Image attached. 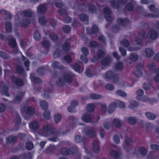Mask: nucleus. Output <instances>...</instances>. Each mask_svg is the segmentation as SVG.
Masks as SVG:
<instances>
[{
  "label": "nucleus",
  "mask_w": 159,
  "mask_h": 159,
  "mask_svg": "<svg viewBox=\"0 0 159 159\" xmlns=\"http://www.w3.org/2000/svg\"><path fill=\"white\" fill-rule=\"evenodd\" d=\"M139 152L141 155L144 156L146 154L147 151L144 148L141 147L139 149Z\"/></svg>",
  "instance_id": "8fccbe9b"
},
{
  "label": "nucleus",
  "mask_w": 159,
  "mask_h": 159,
  "mask_svg": "<svg viewBox=\"0 0 159 159\" xmlns=\"http://www.w3.org/2000/svg\"><path fill=\"white\" fill-rule=\"evenodd\" d=\"M61 153L63 155H67L68 154H73L75 153V152H72L66 148H63L61 149Z\"/></svg>",
  "instance_id": "5701e85b"
},
{
  "label": "nucleus",
  "mask_w": 159,
  "mask_h": 159,
  "mask_svg": "<svg viewBox=\"0 0 159 159\" xmlns=\"http://www.w3.org/2000/svg\"><path fill=\"white\" fill-rule=\"evenodd\" d=\"M23 96V94L22 93L19 94L15 98L14 100L15 102L16 103H19L22 99Z\"/></svg>",
  "instance_id": "a18cd8bd"
},
{
  "label": "nucleus",
  "mask_w": 159,
  "mask_h": 159,
  "mask_svg": "<svg viewBox=\"0 0 159 159\" xmlns=\"http://www.w3.org/2000/svg\"><path fill=\"white\" fill-rule=\"evenodd\" d=\"M116 93L117 95L122 97H125L127 96L126 93L124 91L121 90H117Z\"/></svg>",
  "instance_id": "ea45409f"
},
{
  "label": "nucleus",
  "mask_w": 159,
  "mask_h": 159,
  "mask_svg": "<svg viewBox=\"0 0 159 159\" xmlns=\"http://www.w3.org/2000/svg\"><path fill=\"white\" fill-rule=\"evenodd\" d=\"M145 52L147 56L148 57H152L153 54V52L152 50V49L150 48L146 49L145 51Z\"/></svg>",
  "instance_id": "4c0bfd02"
},
{
  "label": "nucleus",
  "mask_w": 159,
  "mask_h": 159,
  "mask_svg": "<svg viewBox=\"0 0 159 159\" xmlns=\"http://www.w3.org/2000/svg\"><path fill=\"white\" fill-rule=\"evenodd\" d=\"M46 4L40 5L38 8V12L39 13H43L46 11Z\"/></svg>",
  "instance_id": "393cba45"
},
{
  "label": "nucleus",
  "mask_w": 159,
  "mask_h": 159,
  "mask_svg": "<svg viewBox=\"0 0 159 159\" xmlns=\"http://www.w3.org/2000/svg\"><path fill=\"white\" fill-rule=\"evenodd\" d=\"M117 22L120 25H125L129 23V21L127 19H123L119 18L118 19Z\"/></svg>",
  "instance_id": "4be33fe9"
},
{
  "label": "nucleus",
  "mask_w": 159,
  "mask_h": 159,
  "mask_svg": "<svg viewBox=\"0 0 159 159\" xmlns=\"http://www.w3.org/2000/svg\"><path fill=\"white\" fill-rule=\"evenodd\" d=\"M132 142L133 141L131 139L126 138L124 145V148H126L128 147Z\"/></svg>",
  "instance_id": "b1692460"
},
{
  "label": "nucleus",
  "mask_w": 159,
  "mask_h": 159,
  "mask_svg": "<svg viewBox=\"0 0 159 159\" xmlns=\"http://www.w3.org/2000/svg\"><path fill=\"white\" fill-rule=\"evenodd\" d=\"M93 117H91L89 114H86L84 115L82 117V120L85 122H89L91 121V119H93Z\"/></svg>",
  "instance_id": "6ab92c4d"
},
{
  "label": "nucleus",
  "mask_w": 159,
  "mask_h": 159,
  "mask_svg": "<svg viewBox=\"0 0 159 159\" xmlns=\"http://www.w3.org/2000/svg\"><path fill=\"white\" fill-rule=\"evenodd\" d=\"M138 105L139 103L137 102L132 100L130 101L129 107L130 109H134L135 107L138 106Z\"/></svg>",
  "instance_id": "2f4dec72"
},
{
  "label": "nucleus",
  "mask_w": 159,
  "mask_h": 159,
  "mask_svg": "<svg viewBox=\"0 0 159 159\" xmlns=\"http://www.w3.org/2000/svg\"><path fill=\"white\" fill-rule=\"evenodd\" d=\"M73 75L70 72L67 73H64V74L59 78L57 81V84L59 85H63L67 83H70L72 80Z\"/></svg>",
  "instance_id": "f03ea898"
},
{
  "label": "nucleus",
  "mask_w": 159,
  "mask_h": 159,
  "mask_svg": "<svg viewBox=\"0 0 159 159\" xmlns=\"http://www.w3.org/2000/svg\"><path fill=\"white\" fill-rule=\"evenodd\" d=\"M138 58V56L136 54H132L130 55V58L133 61H136Z\"/></svg>",
  "instance_id": "bf43d9fd"
},
{
  "label": "nucleus",
  "mask_w": 159,
  "mask_h": 159,
  "mask_svg": "<svg viewBox=\"0 0 159 159\" xmlns=\"http://www.w3.org/2000/svg\"><path fill=\"white\" fill-rule=\"evenodd\" d=\"M0 57L4 59L8 58L10 56L4 52L2 51H0Z\"/></svg>",
  "instance_id": "4d7b16f0"
},
{
  "label": "nucleus",
  "mask_w": 159,
  "mask_h": 159,
  "mask_svg": "<svg viewBox=\"0 0 159 159\" xmlns=\"http://www.w3.org/2000/svg\"><path fill=\"white\" fill-rule=\"evenodd\" d=\"M143 66L141 64H138L136 66V70L134 72V74L138 77H141L142 76V70L143 69Z\"/></svg>",
  "instance_id": "ddd939ff"
},
{
  "label": "nucleus",
  "mask_w": 159,
  "mask_h": 159,
  "mask_svg": "<svg viewBox=\"0 0 159 159\" xmlns=\"http://www.w3.org/2000/svg\"><path fill=\"white\" fill-rule=\"evenodd\" d=\"M123 64L120 62H117L116 65V69L117 70H120L123 68Z\"/></svg>",
  "instance_id": "3c124183"
},
{
  "label": "nucleus",
  "mask_w": 159,
  "mask_h": 159,
  "mask_svg": "<svg viewBox=\"0 0 159 159\" xmlns=\"http://www.w3.org/2000/svg\"><path fill=\"white\" fill-rule=\"evenodd\" d=\"M128 121L129 123L134 125L135 123L136 120L134 117H130L128 119Z\"/></svg>",
  "instance_id": "052dcab7"
},
{
  "label": "nucleus",
  "mask_w": 159,
  "mask_h": 159,
  "mask_svg": "<svg viewBox=\"0 0 159 159\" xmlns=\"http://www.w3.org/2000/svg\"><path fill=\"white\" fill-rule=\"evenodd\" d=\"M34 38L36 41H38L40 39L41 35L39 32L36 31L35 32L34 35Z\"/></svg>",
  "instance_id": "a19ab883"
},
{
  "label": "nucleus",
  "mask_w": 159,
  "mask_h": 159,
  "mask_svg": "<svg viewBox=\"0 0 159 159\" xmlns=\"http://www.w3.org/2000/svg\"><path fill=\"white\" fill-rule=\"evenodd\" d=\"M8 43L11 47L14 48V51L12 52L13 53H16L20 52L21 55V53L20 52L16 46V43L15 39L13 37H11L9 39Z\"/></svg>",
  "instance_id": "6e6552de"
},
{
  "label": "nucleus",
  "mask_w": 159,
  "mask_h": 159,
  "mask_svg": "<svg viewBox=\"0 0 159 159\" xmlns=\"http://www.w3.org/2000/svg\"><path fill=\"white\" fill-rule=\"evenodd\" d=\"M33 13L30 10H28L24 11L21 15L22 16L25 17V19L22 20L19 24H15V26L20 25L22 27H25L27 26L30 23V20Z\"/></svg>",
  "instance_id": "f257e3e1"
},
{
  "label": "nucleus",
  "mask_w": 159,
  "mask_h": 159,
  "mask_svg": "<svg viewBox=\"0 0 159 159\" xmlns=\"http://www.w3.org/2000/svg\"><path fill=\"white\" fill-rule=\"evenodd\" d=\"M111 60L109 57H106L101 61L102 68L104 70L109 66L111 62Z\"/></svg>",
  "instance_id": "9b49d317"
},
{
  "label": "nucleus",
  "mask_w": 159,
  "mask_h": 159,
  "mask_svg": "<svg viewBox=\"0 0 159 159\" xmlns=\"http://www.w3.org/2000/svg\"><path fill=\"white\" fill-rule=\"evenodd\" d=\"M17 140L16 138L14 136H10L6 139L7 143H14Z\"/></svg>",
  "instance_id": "7c9ffc66"
},
{
  "label": "nucleus",
  "mask_w": 159,
  "mask_h": 159,
  "mask_svg": "<svg viewBox=\"0 0 159 159\" xmlns=\"http://www.w3.org/2000/svg\"><path fill=\"white\" fill-rule=\"evenodd\" d=\"M11 80L13 82L18 86H21L23 84V82L21 80L15 77H12L11 78Z\"/></svg>",
  "instance_id": "dca6fc26"
},
{
  "label": "nucleus",
  "mask_w": 159,
  "mask_h": 159,
  "mask_svg": "<svg viewBox=\"0 0 159 159\" xmlns=\"http://www.w3.org/2000/svg\"><path fill=\"white\" fill-rule=\"evenodd\" d=\"M104 55V52L101 50H98V58L95 60H93V59H91V61L92 62H94L97 61L99 59L102 58Z\"/></svg>",
  "instance_id": "c756f323"
},
{
  "label": "nucleus",
  "mask_w": 159,
  "mask_h": 159,
  "mask_svg": "<svg viewBox=\"0 0 159 159\" xmlns=\"http://www.w3.org/2000/svg\"><path fill=\"white\" fill-rule=\"evenodd\" d=\"M85 134L89 137L94 136L96 135V132L92 129L86 128L85 129Z\"/></svg>",
  "instance_id": "f3484780"
},
{
  "label": "nucleus",
  "mask_w": 159,
  "mask_h": 159,
  "mask_svg": "<svg viewBox=\"0 0 159 159\" xmlns=\"http://www.w3.org/2000/svg\"><path fill=\"white\" fill-rule=\"evenodd\" d=\"M95 108V106L93 104L90 103L87 106L86 108L89 111H93Z\"/></svg>",
  "instance_id": "79ce46f5"
},
{
  "label": "nucleus",
  "mask_w": 159,
  "mask_h": 159,
  "mask_svg": "<svg viewBox=\"0 0 159 159\" xmlns=\"http://www.w3.org/2000/svg\"><path fill=\"white\" fill-rule=\"evenodd\" d=\"M22 59L24 61V64L26 70L28 71L29 70V64L30 62L24 56H22Z\"/></svg>",
  "instance_id": "c85d7f7f"
},
{
  "label": "nucleus",
  "mask_w": 159,
  "mask_h": 159,
  "mask_svg": "<svg viewBox=\"0 0 159 159\" xmlns=\"http://www.w3.org/2000/svg\"><path fill=\"white\" fill-rule=\"evenodd\" d=\"M110 154L112 157L114 158H117L119 155V153L118 152H116L114 151V150H112L110 152Z\"/></svg>",
  "instance_id": "603ef678"
},
{
  "label": "nucleus",
  "mask_w": 159,
  "mask_h": 159,
  "mask_svg": "<svg viewBox=\"0 0 159 159\" xmlns=\"http://www.w3.org/2000/svg\"><path fill=\"white\" fill-rule=\"evenodd\" d=\"M113 125L116 127H119L121 125V123L118 119H114L112 122Z\"/></svg>",
  "instance_id": "473e14b6"
},
{
  "label": "nucleus",
  "mask_w": 159,
  "mask_h": 159,
  "mask_svg": "<svg viewBox=\"0 0 159 159\" xmlns=\"http://www.w3.org/2000/svg\"><path fill=\"white\" fill-rule=\"evenodd\" d=\"M52 66L53 68H57L59 70H63L64 67L61 66L58 62L54 61L51 63Z\"/></svg>",
  "instance_id": "aec40b11"
},
{
  "label": "nucleus",
  "mask_w": 159,
  "mask_h": 159,
  "mask_svg": "<svg viewBox=\"0 0 159 159\" xmlns=\"http://www.w3.org/2000/svg\"><path fill=\"white\" fill-rule=\"evenodd\" d=\"M98 43L95 41H91L89 44V46L90 47L94 48L98 45Z\"/></svg>",
  "instance_id": "774afa93"
},
{
  "label": "nucleus",
  "mask_w": 159,
  "mask_h": 159,
  "mask_svg": "<svg viewBox=\"0 0 159 159\" xmlns=\"http://www.w3.org/2000/svg\"><path fill=\"white\" fill-rule=\"evenodd\" d=\"M117 105L121 108H123L125 107V105L124 102L123 101L118 100L114 102L111 103L109 105L107 112L109 114H111L116 108Z\"/></svg>",
  "instance_id": "7ed1b4c3"
},
{
  "label": "nucleus",
  "mask_w": 159,
  "mask_h": 159,
  "mask_svg": "<svg viewBox=\"0 0 159 159\" xmlns=\"http://www.w3.org/2000/svg\"><path fill=\"white\" fill-rule=\"evenodd\" d=\"M106 88L107 90H112L114 89V86L111 84H107L106 85Z\"/></svg>",
  "instance_id": "338daca9"
},
{
  "label": "nucleus",
  "mask_w": 159,
  "mask_h": 159,
  "mask_svg": "<svg viewBox=\"0 0 159 159\" xmlns=\"http://www.w3.org/2000/svg\"><path fill=\"white\" fill-rule=\"evenodd\" d=\"M82 52L84 55H81L80 57V59L82 63H86L88 61V60L86 56L88 54V50L85 48H82L81 49Z\"/></svg>",
  "instance_id": "1a4fd4ad"
},
{
  "label": "nucleus",
  "mask_w": 159,
  "mask_h": 159,
  "mask_svg": "<svg viewBox=\"0 0 159 159\" xmlns=\"http://www.w3.org/2000/svg\"><path fill=\"white\" fill-rule=\"evenodd\" d=\"M135 2L134 1L132 0L126 6V9L129 11L132 10L134 7L135 4Z\"/></svg>",
  "instance_id": "a878e982"
},
{
  "label": "nucleus",
  "mask_w": 159,
  "mask_h": 159,
  "mask_svg": "<svg viewBox=\"0 0 159 159\" xmlns=\"http://www.w3.org/2000/svg\"><path fill=\"white\" fill-rule=\"evenodd\" d=\"M144 94L143 90L142 89H139L136 92L137 95L136 98L139 100L147 102L149 101V98L146 96H143Z\"/></svg>",
  "instance_id": "423d86ee"
},
{
  "label": "nucleus",
  "mask_w": 159,
  "mask_h": 159,
  "mask_svg": "<svg viewBox=\"0 0 159 159\" xmlns=\"http://www.w3.org/2000/svg\"><path fill=\"white\" fill-rule=\"evenodd\" d=\"M86 30L90 34H95L98 31V29L97 26L95 25H93L90 30H89V28H87Z\"/></svg>",
  "instance_id": "412c9836"
},
{
  "label": "nucleus",
  "mask_w": 159,
  "mask_h": 159,
  "mask_svg": "<svg viewBox=\"0 0 159 159\" xmlns=\"http://www.w3.org/2000/svg\"><path fill=\"white\" fill-rule=\"evenodd\" d=\"M43 117L46 119L48 120L51 118V114L50 112L48 111H45L43 113Z\"/></svg>",
  "instance_id": "49530a36"
},
{
  "label": "nucleus",
  "mask_w": 159,
  "mask_h": 159,
  "mask_svg": "<svg viewBox=\"0 0 159 159\" xmlns=\"http://www.w3.org/2000/svg\"><path fill=\"white\" fill-rule=\"evenodd\" d=\"M29 126L31 130H34L38 128L39 125L37 121H33L30 123Z\"/></svg>",
  "instance_id": "a211bd4d"
},
{
  "label": "nucleus",
  "mask_w": 159,
  "mask_h": 159,
  "mask_svg": "<svg viewBox=\"0 0 159 159\" xmlns=\"http://www.w3.org/2000/svg\"><path fill=\"white\" fill-rule=\"evenodd\" d=\"M30 79L32 81L35 83H39L41 81L40 80L39 78L37 77H33L31 74L30 75Z\"/></svg>",
  "instance_id": "c9c22d12"
},
{
  "label": "nucleus",
  "mask_w": 159,
  "mask_h": 159,
  "mask_svg": "<svg viewBox=\"0 0 159 159\" xmlns=\"http://www.w3.org/2000/svg\"><path fill=\"white\" fill-rule=\"evenodd\" d=\"M120 4V3L119 2L114 0L112 1L111 3V6L114 8H118Z\"/></svg>",
  "instance_id": "e433bc0d"
},
{
  "label": "nucleus",
  "mask_w": 159,
  "mask_h": 159,
  "mask_svg": "<svg viewBox=\"0 0 159 159\" xmlns=\"http://www.w3.org/2000/svg\"><path fill=\"white\" fill-rule=\"evenodd\" d=\"M90 97L93 99H97L101 98L100 95L94 93H92L90 95Z\"/></svg>",
  "instance_id": "864d4df0"
},
{
  "label": "nucleus",
  "mask_w": 159,
  "mask_h": 159,
  "mask_svg": "<svg viewBox=\"0 0 159 159\" xmlns=\"http://www.w3.org/2000/svg\"><path fill=\"white\" fill-rule=\"evenodd\" d=\"M5 28L7 32H10L12 29L11 23L9 22H7L5 25Z\"/></svg>",
  "instance_id": "37998d69"
},
{
  "label": "nucleus",
  "mask_w": 159,
  "mask_h": 159,
  "mask_svg": "<svg viewBox=\"0 0 159 159\" xmlns=\"http://www.w3.org/2000/svg\"><path fill=\"white\" fill-rule=\"evenodd\" d=\"M53 128L51 126H44L41 130V134L44 136H48L53 134Z\"/></svg>",
  "instance_id": "39448f33"
},
{
  "label": "nucleus",
  "mask_w": 159,
  "mask_h": 159,
  "mask_svg": "<svg viewBox=\"0 0 159 159\" xmlns=\"http://www.w3.org/2000/svg\"><path fill=\"white\" fill-rule=\"evenodd\" d=\"M61 116L60 114H56L54 116V119L55 123H58L61 121Z\"/></svg>",
  "instance_id": "f704fd0d"
},
{
  "label": "nucleus",
  "mask_w": 159,
  "mask_h": 159,
  "mask_svg": "<svg viewBox=\"0 0 159 159\" xmlns=\"http://www.w3.org/2000/svg\"><path fill=\"white\" fill-rule=\"evenodd\" d=\"M93 150L96 153H98L100 150V147L98 142L97 140L94 141L92 144Z\"/></svg>",
  "instance_id": "2eb2a0df"
},
{
  "label": "nucleus",
  "mask_w": 159,
  "mask_h": 159,
  "mask_svg": "<svg viewBox=\"0 0 159 159\" xmlns=\"http://www.w3.org/2000/svg\"><path fill=\"white\" fill-rule=\"evenodd\" d=\"M159 34L155 32L154 30L150 31L149 33L148 37L151 39H157Z\"/></svg>",
  "instance_id": "4468645a"
},
{
  "label": "nucleus",
  "mask_w": 159,
  "mask_h": 159,
  "mask_svg": "<svg viewBox=\"0 0 159 159\" xmlns=\"http://www.w3.org/2000/svg\"><path fill=\"white\" fill-rule=\"evenodd\" d=\"M103 13L105 18L108 22H111L112 21L113 18L111 15V11L109 8H105L103 10Z\"/></svg>",
  "instance_id": "9d476101"
},
{
  "label": "nucleus",
  "mask_w": 159,
  "mask_h": 159,
  "mask_svg": "<svg viewBox=\"0 0 159 159\" xmlns=\"http://www.w3.org/2000/svg\"><path fill=\"white\" fill-rule=\"evenodd\" d=\"M120 44L122 46L127 47L129 45V43L127 40L124 39L121 42Z\"/></svg>",
  "instance_id": "6e6d98bb"
},
{
  "label": "nucleus",
  "mask_w": 159,
  "mask_h": 159,
  "mask_svg": "<svg viewBox=\"0 0 159 159\" xmlns=\"http://www.w3.org/2000/svg\"><path fill=\"white\" fill-rule=\"evenodd\" d=\"M25 147L27 149L30 150L32 149L33 148V145L31 142H28L26 143Z\"/></svg>",
  "instance_id": "680f3d73"
},
{
  "label": "nucleus",
  "mask_w": 159,
  "mask_h": 159,
  "mask_svg": "<svg viewBox=\"0 0 159 159\" xmlns=\"http://www.w3.org/2000/svg\"><path fill=\"white\" fill-rule=\"evenodd\" d=\"M21 112L24 118L27 120L28 119L26 117L25 115H33L34 114V109L31 107H25L21 110Z\"/></svg>",
  "instance_id": "0eeeda50"
},
{
  "label": "nucleus",
  "mask_w": 159,
  "mask_h": 159,
  "mask_svg": "<svg viewBox=\"0 0 159 159\" xmlns=\"http://www.w3.org/2000/svg\"><path fill=\"white\" fill-rule=\"evenodd\" d=\"M63 31L65 33H68L70 30V27L68 25L64 26L62 28Z\"/></svg>",
  "instance_id": "13d9d810"
},
{
  "label": "nucleus",
  "mask_w": 159,
  "mask_h": 159,
  "mask_svg": "<svg viewBox=\"0 0 159 159\" xmlns=\"http://www.w3.org/2000/svg\"><path fill=\"white\" fill-rule=\"evenodd\" d=\"M40 105L42 108L44 110H46L48 108V104L45 101L42 100L40 102Z\"/></svg>",
  "instance_id": "cd10ccee"
},
{
  "label": "nucleus",
  "mask_w": 159,
  "mask_h": 159,
  "mask_svg": "<svg viewBox=\"0 0 159 159\" xmlns=\"http://www.w3.org/2000/svg\"><path fill=\"white\" fill-rule=\"evenodd\" d=\"M50 39L53 41H54L57 40L58 39L57 36V35L53 33H51L50 35Z\"/></svg>",
  "instance_id": "5fc2aeb1"
},
{
  "label": "nucleus",
  "mask_w": 159,
  "mask_h": 159,
  "mask_svg": "<svg viewBox=\"0 0 159 159\" xmlns=\"http://www.w3.org/2000/svg\"><path fill=\"white\" fill-rule=\"evenodd\" d=\"M106 80H111L115 83L118 81V79L117 75L111 70L108 71L104 76Z\"/></svg>",
  "instance_id": "20e7f679"
},
{
  "label": "nucleus",
  "mask_w": 159,
  "mask_h": 159,
  "mask_svg": "<svg viewBox=\"0 0 159 159\" xmlns=\"http://www.w3.org/2000/svg\"><path fill=\"white\" fill-rule=\"evenodd\" d=\"M39 21L40 24L42 25L45 24L47 21L46 19L44 17H40L39 19Z\"/></svg>",
  "instance_id": "09e8293b"
},
{
  "label": "nucleus",
  "mask_w": 159,
  "mask_h": 159,
  "mask_svg": "<svg viewBox=\"0 0 159 159\" xmlns=\"http://www.w3.org/2000/svg\"><path fill=\"white\" fill-rule=\"evenodd\" d=\"M63 49L65 51H67L69 50L70 48V46L69 44L67 43H65L63 45Z\"/></svg>",
  "instance_id": "0e129e2a"
},
{
  "label": "nucleus",
  "mask_w": 159,
  "mask_h": 159,
  "mask_svg": "<svg viewBox=\"0 0 159 159\" xmlns=\"http://www.w3.org/2000/svg\"><path fill=\"white\" fill-rule=\"evenodd\" d=\"M89 11L90 13H93L96 11L95 7L94 6L90 4L89 6Z\"/></svg>",
  "instance_id": "de8ad7c7"
},
{
  "label": "nucleus",
  "mask_w": 159,
  "mask_h": 159,
  "mask_svg": "<svg viewBox=\"0 0 159 159\" xmlns=\"http://www.w3.org/2000/svg\"><path fill=\"white\" fill-rule=\"evenodd\" d=\"M145 115L150 120H154L156 118L155 115L150 112H146L145 113Z\"/></svg>",
  "instance_id": "72a5a7b5"
},
{
  "label": "nucleus",
  "mask_w": 159,
  "mask_h": 159,
  "mask_svg": "<svg viewBox=\"0 0 159 159\" xmlns=\"http://www.w3.org/2000/svg\"><path fill=\"white\" fill-rule=\"evenodd\" d=\"M42 45L45 48H48L50 45L49 41L44 39L41 43Z\"/></svg>",
  "instance_id": "58836bf2"
},
{
  "label": "nucleus",
  "mask_w": 159,
  "mask_h": 159,
  "mask_svg": "<svg viewBox=\"0 0 159 159\" xmlns=\"http://www.w3.org/2000/svg\"><path fill=\"white\" fill-rule=\"evenodd\" d=\"M155 71L156 75L154 77V80L156 81L159 82V68L157 69H155Z\"/></svg>",
  "instance_id": "c03bdc74"
},
{
  "label": "nucleus",
  "mask_w": 159,
  "mask_h": 159,
  "mask_svg": "<svg viewBox=\"0 0 159 159\" xmlns=\"http://www.w3.org/2000/svg\"><path fill=\"white\" fill-rule=\"evenodd\" d=\"M80 19L82 21H87L88 20V16L82 14L80 16Z\"/></svg>",
  "instance_id": "e2e57ef3"
},
{
  "label": "nucleus",
  "mask_w": 159,
  "mask_h": 159,
  "mask_svg": "<svg viewBox=\"0 0 159 159\" xmlns=\"http://www.w3.org/2000/svg\"><path fill=\"white\" fill-rule=\"evenodd\" d=\"M73 69L78 73H81L83 70V68L80 67L77 63L75 64L73 66Z\"/></svg>",
  "instance_id": "bb28decb"
},
{
  "label": "nucleus",
  "mask_w": 159,
  "mask_h": 159,
  "mask_svg": "<svg viewBox=\"0 0 159 159\" xmlns=\"http://www.w3.org/2000/svg\"><path fill=\"white\" fill-rule=\"evenodd\" d=\"M150 11L153 12L152 15H149V17H159V10L155 9L153 5H151L149 7Z\"/></svg>",
  "instance_id": "f8f14e48"
},
{
  "label": "nucleus",
  "mask_w": 159,
  "mask_h": 159,
  "mask_svg": "<svg viewBox=\"0 0 159 159\" xmlns=\"http://www.w3.org/2000/svg\"><path fill=\"white\" fill-rule=\"evenodd\" d=\"M64 60L67 63H69L71 61L72 59L69 55H66L64 57Z\"/></svg>",
  "instance_id": "69168bd1"
}]
</instances>
